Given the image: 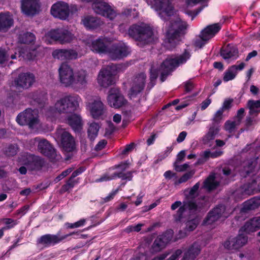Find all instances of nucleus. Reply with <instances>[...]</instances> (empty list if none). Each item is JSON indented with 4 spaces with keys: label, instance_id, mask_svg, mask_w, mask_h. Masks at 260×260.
Masks as SVG:
<instances>
[{
    "label": "nucleus",
    "instance_id": "1",
    "mask_svg": "<svg viewBox=\"0 0 260 260\" xmlns=\"http://www.w3.org/2000/svg\"><path fill=\"white\" fill-rule=\"evenodd\" d=\"M128 34L131 38L143 45L153 43L154 41L152 28L144 23L132 25L128 28Z\"/></svg>",
    "mask_w": 260,
    "mask_h": 260
},
{
    "label": "nucleus",
    "instance_id": "2",
    "mask_svg": "<svg viewBox=\"0 0 260 260\" xmlns=\"http://www.w3.org/2000/svg\"><path fill=\"white\" fill-rule=\"evenodd\" d=\"M187 24L185 22L176 23L169 27L165 35L167 47L170 50L175 48L187 33Z\"/></svg>",
    "mask_w": 260,
    "mask_h": 260
},
{
    "label": "nucleus",
    "instance_id": "3",
    "mask_svg": "<svg viewBox=\"0 0 260 260\" xmlns=\"http://www.w3.org/2000/svg\"><path fill=\"white\" fill-rule=\"evenodd\" d=\"M80 100L78 95H69L57 101L54 106L59 113H72L78 110Z\"/></svg>",
    "mask_w": 260,
    "mask_h": 260
},
{
    "label": "nucleus",
    "instance_id": "4",
    "mask_svg": "<svg viewBox=\"0 0 260 260\" xmlns=\"http://www.w3.org/2000/svg\"><path fill=\"white\" fill-rule=\"evenodd\" d=\"M16 121L21 125H28L34 128L39 123L38 111L28 108L19 113L16 117Z\"/></svg>",
    "mask_w": 260,
    "mask_h": 260
},
{
    "label": "nucleus",
    "instance_id": "5",
    "mask_svg": "<svg viewBox=\"0 0 260 260\" xmlns=\"http://www.w3.org/2000/svg\"><path fill=\"white\" fill-rule=\"evenodd\" d=\"M73 35L67 29L57 28L48 31L45 35L46 39L52 41L58 42L60 44L71 42L73 39Z\"/></svg>",
    "mask_w": 260,
    "mask_h": 260
},
{
    "label": "nucleus",
    "instance_id": "6",
    "mask_svg": "<svg viewBox=\"0 0 260 260\" xmlns=\"http://www.w3.org/2000/svg\"><path fill=\"white\" fill-rule=\"evenodd\" d=\"M146 75L144 73L137 74L131 83L128 95L132 98H136L144 90L146 84Z\"/></svg>",
    "mask_w": 260,
    "mask_h": 260
},
{
    "label": "nucleus",
    "instance_id": "7",
    "mask_svg": "<svg viewBox=\"0 0 260 260\" xmlns=\"http://www.w3.org/2000/svg\"><path fill=\"white\" fill-rule=\"evenodd\" d=\"M35 140L38 142V150L42 155L47 157L52 162L57 159L56 150L48 141L41 139L39 137L35 138Z\"/></svg>",
    "mask_w": 260,
    "mask_h": 260
},
{
    "label": "nucleus",
    "instance_id": "8",
    "mask_svg": "<svg viewBox=\"0 0 260 260\" xmlns=\"http://www.w3.org/2000/svg\"><path fill=\"white\" fill-rule=\"evenodd\" d=\"M112 65L102 69L97 78L98 84L103 87H108L114 83V72L112 71Z\"/></svg>",
    "mask_w": 260,
    "mask_h": 260
},
{
    "label": "nucleus",
    "instance_id": "9",
    "mask_svg": "<svg viewBox=\"0 0 260 260\" xmlns=\"http://www.w3.org/2000/svg\"><path fill=\"white\" fill-rule=\"evenodd\" d=\"M173 235V231L170 229L157 236L151 246V249L153 252H159L164 249L166 245L171 241Z\"/></svg>",
    "mask_w": 260,
    "mask_h": 260
},
{
    "label": "nucleus",
    "instance_id": "10",
    "mask_svg": "<svg viewBox=\"0 0 260 260\" xmlns=\"http://www.w3.org/2000/svg\"><path fill=\"white\" fill-rule=\"evenodd\" d=\"M226 207L223 204H218L211 210L206 215L203 220L205 225H211L217 221L222 217H226L224 215Z\"/></svg>",
    "mask_w": 260,
    "mask_h": 260
},
{
    "label": "nucleus",
    "instance_id": "11",
    "mask_svg": "<svg viewBox=\"0 0 260 260\" xmlns=\"http://www.w3.org/2000/svg\"><path fill=\"white\" fill-rule=\"evenodd\" d=\"M107 53L111 59L116 60L126 57L129 51L128 47L124 44H114L108 49Z\"/></svg>",
    "mask_w": 260,
    "mask_h": 260
},
{
    "label": "nucleus",
    "instance_id": "12",
    "mask_svg": "<svg viewBox=\"0 0 260 260\" xmlns=\"http://www.w3.org/2000/svg\"><path fill=\"white\" fill-rule=\"evenodd\" d=\"M51 14L55 18L66 20L69 16V5L63 2H58L54 4L51 8Z\"/></svg>",
    "mask_w": 260,
    "mask_h": 260
},
{
    "label": "nucleus",
    "instance_id": "13",
    "mask_svg": "<svg viewBox=\"0 0 260 260\" xmlns=\"http://www.w3.org/2000/svg\"><path fill=\"white\" fill-rule=\"evenodd\" d=\"M45 164L44 158L31 154H27L23 161V165L30 171H40L45 166Z\"/></svg>",
    "mask_w": 260,
    "mask_h": 260
},
{
    "label": "nucleus",
    "instance_id": "14",
    "mask_svg": "<svg viewBox=\"0 0 260 260\" xmlns=\"http://www.w3.org/2000/svg\"><path fill=\"white\" fill-rule=\"evenodd\" d=\"M74 74L73 69L67 63H61L59 68V76L60 82L66 87L71 86Z\"/></svg>",
    "mask_w": 260,
    "mask_h": 260
},
{
    "label": "nucleus",
    "instance_id": "15",
    "mask_svg": "<svg viewBox=\"0 0 260 260\" xmlns=\"http://www.w3.org/2000/svg\"><path fill=\"white\" fill-rule=\"evenodd\" d=\"M111 107L119 108L125 105L126 101L120 90L116 88H111L107 98Z\"/></svg>",
    "mask_w": 260,
    "mask_h": 260
},
{
    "label": "nucleus",
    "instance_id": "16",
    "mask_svg": "<svg viewBox=\"0 0 260 260\" xmlns=\"http://www.w3.org/2000/svg\"><path fill=\"white\" fill-rule=\"evenodd\" d=\"M95 13L113 20L116 16L115 11L107 3H96L92 5Z\"/></svg>",
    "mask_w": 260,
    "mask_h": 260
},
{
    "label": "nucleus",
    "instance_id": "17",
    "mask_svg": "<svg viewBox=\"0 0 260 260\" xmlns=\"http://www.w3.org/2000/svg\"><path fill=\"white\" fill-rule=\"evenodd\" d=\"M147 2L156 11H162L169 16L173 14V7L170 0H153L150 2V4L148 0Z\"/></svg>",
    "mask_w": 260,
    "mask_h": 260
},
{
    "label": "nucleus",
    "instance_id": "18",
    "mask_svg": "<svg viewBox=\"0 0 260 260\" xmlns=\"http://www.w3.org/2000/svg\"><path fill=\"white\" fill-rule=\"evenodd\" d=\"M60 138V145L63 151L67 152H71L75 149V141L70 133L67 131H63L61 134Z\"/></svg>",
    "mask_w": 260,
    "mask_h": 260
},
{
    "label": "nucleus",
    "instance_id": "19",
    "mask_svg": "<svg viewBox=\"0 0 260 260\" xmlns=\"http://www.w3.org/2000/svg\"><path fill=\"white\" fill-rule=\"evenodd\" d=\"M35 79V76L32 73H22L18 75L15 80V83L17 87L27 89L32 85Z\"/></svg>",
    "mask_w": 260,
    "mask_h": 260
},
{
    "label": "nucleus",
    "instance_id": "20",
    "mask_svg": "<svg viewBox=\"0 0 260 260\" xmlns=\"http://www.w3.org/2000/svg\"><path fill=\"white\" fill-rule=\"evenodd\" d=\"M39 6L37 0H22L21 10L27 16H32L38 12Z\"/></svg>",
    "mask_w": 260,
    "mask_h": 260
},
{
    "label": "nucleus",
    "instance_id": "21",
    "mask_svg": "<svg viewBox=\"0 0 260 260\" xmlns=\"http://www.w3.org/2000/svg\"><path fill=\"white\" fill-rule=\"evenodd\" d=\"M28 97L31 99L30 104L40 109L45 106L47 100V93L41 91H36L30 93Z\"/></svg>",
    "mask_w": 260,
    "mask_h": 260
},
{
    "label": "nucleus",
    "instance_id": "22",
    "mask_svg": "<svg viewBox=\"0 0 260 260\" xmlns=\"http://www.w3.org/2000/svg\"><path fill=\"white\" fill-rule=\"evenodd\" d=\"M87 73L81 70L74 74L73 83L71 86L74 88L81 89L85 87L87 83Z\"/></svg>",
    "mask_w": 260,
    "mask_h": 260
},
{
    "label": "nucleus",
    "instance_id": "23",
    "mask_svg": "<svg viewBox=\"0 0 260 260\" xmlns=\"http://www.w3.org/2000/svg\"><path fill=\"white\" fill-rule=\"evenodd\" d=\"M220 29L221 26L219 23L209 25L201 31L199 37L203 40L209 41L213 38Z\"/></svg>",
    "mask_w": 260,
    "mask_h": 260
},
{
    "label": "nucleus",
    "instance_id": "24",
    "mask_svg": "<svg viewBox=\"0 0 260 260\" xmlns=\"http://www.w3.org/2000/svg\"><path fill=\"white\" fill-rule=\"evenodd\" d=\"M82 23L88 30H93L99 28L103 24V22L101 19L91 16H86L82 19Z\"/></svg>",
    "mask_w": 260,
    "mask_h": 260
},
{
    "label": "nucleus",
    "instance_id": "25",
    "mask_svg": "<svg viewBox=\"0 0 260 260\" xmlns=\"http://www.w3.org/2000/svg\"><path fill=\"white\" fill-rule=\"evenodd\" d=\"M201 250L200 245L197 242L193 243L184 253L182 260H194L200 254Z\"/></svg>",
    "mask_w": 260,
    "mask_h": 260
},
{
    "label": "nucleus",
    "instance_id": "26",
    "mask_svg": "<svg viewBox=\"0 0 260 260\" xmlns=\"http://www.w3.org/2000/svg\"><path fill=\"white\" fill-rule=\"evenodd\" d=\"M238 50L237 47L231 44H228L226 47L220 49V56L224 59H228L233 57L236 58L238 56Z\"/></svg>",
    "mask_w": 260,
    "mask_h": 260
},
{
    "label": "nucleus",
    "instance_id": "27",
    "mask_svg": "<svg viewBox=\"0 0 260 260\" xmlns=\"http://www.w3.org/2000/svg\"><path fill=\"white\" fill-rule=\"evenodd\" d=\"M108 49L105 38H100L92 42L91 49L96 53H107Z\"/></svg>",
    "mask_w": 260,
    "mask_h": 260
},
{
    "label": "nucleus",
    "instance_id": "28",
    "mask_svg": "<svg viewBox=\"0 0 260 260\" xmlns=\"http://www.w3.org/2000/svg\"><path fill=\"white\" fill-rule=\"evenodd\" d=\"M74 235L78 236L79 233L78 232H73L61 236H59L58 234L55 235L48 234V248L60 243L68 237Z\"/></svg>",
    "mask_w": 260,
    "mask_h": 260
},
{
    "label": "nucleus",
    "instance_id": "29",
    "mask_svg": "<svg viewBox=\"0 0 260 260\" xmlns=\"http://www.w3.org/2000/svg\"><path fill=\"white\" fill-rule=\"evenodd\" d=\"M67 121L69 125L75 132H79L82 129V120L79 115L72 114L68 117Z\"/></svg>",
    "mask_w": 260,
    "mask_h": 260
},
{
    "label": "nucleus",
    "instance_id": "30",
    "mask_svg": "<svg viewBox=\"0 0 260 260\" xmlns=\"http://www.w3.org/2000/svg\"><path fill=\"white\" fill-rule=\"evenodd\" d=\"M260 206V198L253 197L244 202L241 208V211L247 213L249 211L254 210Z\"/></svg>",
    "mask_w": 260,
    "mask_h": 260
},
{
    "label": "nucleus",
    "instance_id": "31",
    "mask_svg": "<svg viewBox=\"0 0 260 260\" xmlns=\"http://www.w3.org/2000/svg\"><path fill=\"white\" fill-rule=\"evenodd\" d=\"M220 126L215 124H211L207 133L203 137L202 142L204 144H208L210 141L215 139L218 134Z\"/></svg>",
    "mask_w": 260,
    "mask_h": 260
},
{
    "label": "nucleus",
    "instance_id": "32",
    "mask_svg": "<svg viewBox=\"0 0 260 260\" xmlns=\"http://www.w3.org/2000/svg\"><path fill=\"white\" fill-rule=\"evenodd\" d=\"M104 105L100 101H94L91 104L90 113L92 117L96 119L104 114Z\"/></svg>",
    "mask_w": 260,
    "mask_h": 260
},
{
    "label": "nucleus",
    "instance_id": "33",
    "mask_svg": "<svg viewBox=\"0 0 260 260\" xmlns=\"http://www.w3.org/2000/svg\"><path fill=\"white\" fill-rule=\"evenodd\" d=\"M13 24V19L9 15L0 14V31H7Z\"/></svg>",
    "mask_w": 260,
    "mask_h": 260
},
{
    "label": "nucleus",
    "instance_id": "34",
    "mask_svg": "<svg viewBox=\"0 0 260 260\" xmlns=\"http://www.w3.org/2000/svg\"><path fill=\"white\" fill-rule=\"evenodd\" d=\"M243 189L246 194H254L260 191V186L255 180L253 179L251 182L244 184Z\"/></svg>",
    "mask_w": 260,
    "mask_h": 260
},
{
    "label": "nucleus",
    "instance_id": "35",
    "mask_svg": "<svg viewBox=\"0 0 260 260\" xmlns=\"http://www.w3.org/2000/svg\"><path fill=\"white\" fill-rule=\"evenodd\" d=\"M215 177L214 175H209L204 181L203 187L209 191H212L216 189L219 183L215 180Z\"/></svg>",
    "mask_w": 260,
    "mask_h": 260
},
{
    "label": "nucleus",
    "instance_id": "36",
    "mask_svg": "<svg viewBox=\"0 0 260 260\" xmlns=\"http://www.w3.org/2000/svg\"><path fill=\"white\" fill-rule=\"evenodd\" d=\"M243 232H239V235L235 238H233L234 247L238 249L244 246L247 242L248 237Z\"/></svg>",
    "mask_w": 260,
    "mask_h": 260
},
{
    "label": "nucleus",
    "instance_id": "37",
    "mask_svg": "<svg viewBox=\"0 0 260 260\" xmlns=\"http://www.w3.org/2000/svg\"><path fill=\"white\" fill-rule=\"evenodd\" d=\"M100 125L98 123L92 122L90 124L87 130L88 137L90 141H93L98 136Z\"/></svg>",
    "mask_w": 260,
    "mask_h": 260
},
{
    "label": "nucleus",
    "instance_id": "38",
    "mask_svg": "<svg viewBox=\"0 0 260 260\" xmlns=\"http://www.w3.org/2000/svg\"><path fill=\"white\" fill-rule=\"evenodd\" d=\"M176 64H175L173 58H167L163 61L160 64L161 70L169 72V73L173 71L174 69L176 68Z\"/></svg>",
    "mask_w": 260,
    "mask_h": 260
},
{
    "label": "nucleus",
    "instance_id": "39",
    "mask_svg": "<svg viewBox=\"0 0 260 260\" xmlns=\"http://www.w3.org/2000/svg\"><path fill=\"white\" fill-rule=\"evenodd\" d=\"M35 35L30 32H26L19 36V42L21 44H31L35 42Z\"/></svg>",
    "mask_w": 260,
    "mask_h": 260
},
{
    "label": "nucleus",
    "instance_id": "40",
    "mask_svg": "<svg viewBox=\"0 0 260 260\" xmlns=\"http://www.w3.org/2000/svg\"><path fill=\"white\" fill-rule=\"evenodd\" d=\"M191 55L189 52L187 50L185 49L183 53L176 58H173L176 66L178 67L180 64L184 63L186 61L190 58Z\"/></svg>",
    "mask_w": 260,
    "mask_h": 260
},
{
    "label": "nucleus",
    "instance_id": "41",
    "mask_svg": "<svg viewBox=\"0 0 260 260\" xmlns=\"http://www.w3.org/2000/svg\"><path fill=\"white\" fill-rule=\"evenodd\" d=\"M135 171H128L126 173L122 172H115L114 175L116 176V179L118 178L121 179L122 180L131 181L133 178V173H135Z\"/></svg>",
    "mask_w": 260,
    "mask_h": 260
},
{
    "label": "nucleus",
    "instance_id": "42",
    "mask_svg": "<svg viewBox=\"0 0 260 260\" xmlns=\"http://www.w3.org/2000/svg\"><path fill=\"white\" fill-rule=\"evenodd\" d=\"M256 166L255 161L248 160L246 165L244 166L242 173L244 174V177L249 176L254 171Z\"/></svg>",
    "mask_w": 260,
    "mask_h": 260
},
{
    "label": "nucleus",
    "instance_id": "43",
    "mask_svg": "<svg viewBox=\"0 0 260 260\" xmlns=\"http://www.w3.org/2000/svg\"><path fill=\"white\" fill-rule=\"evenodd\" d=\"M234 67H230L224 73L223 80L224 82H228L233 80L237 76V73H236L233 69Z\"/></svg>",
    "mask_w": 260,
    "mask_h": 260
},
{
    "label": "nucleus",
    "instance_id": "44",
    "mask_svg": "<svg viewBox=\"0 0 260 260\" xmlns=\"http://www.w3.org/2000/svg\"><path fill=\"white\" fill-rule=\"evenodd\" d=\"M38 246L42 248H48V234L43 235L38 238L36 240Z\"/></svg>",
    "mask_w": 260,
    "mask_h": 260
},
{
    "label": "nucleus",
    "instance_id": "45",
    "mask_svg": "<svg viewBox=\"0 0 260 260\" xmlns=\"http://www.w3.org/2000/svg\"><path fill=\"white\" fill-rule=\"evenodd\" d=\"M255 231H256L252 225V223L251 222L250 219L247 221L239 230V232H243L245 234H250V233Z\"/></svg>",
    "mask_w": 260,
    "mask_h": 260
},
{
    "label": "nucleus",
    "instance_id": "46",
    "mask_svg": "<svg viewBox=\"0 0 260 260\" xmlns=\"http://www.w3.org/2000/svg\"><path fill=\"white\" fill-rule=\"evenodd\" d=\"M199 223V220L197 218L188 220L185 223V229L189 232L193 231L196 229Z\"/></svg>",
    "mask_w": 260,
    "mask_h": 260
},
{
    "label": "nucleus",
    "instance_id": "47",
    "mask_svg": "<svg viewBox=\"0 0 260 260\" xmlns=\"http://www.w3.org/2000/svg\"><path fill=\"white\" fill-rule=\"evenodd\" d=\"M186 208H185V205H182L180 206L178 210L176 212V213L174 215V220L176 222H180L181 221L182 218H183V214L186 211Z\"/></svg>",
    "mask_w": 260,
    "mask_h": 260
},
{
    "label": "nucleus",
    "instance_id": "48",
    "mask_svg": "<svg viewBox=\"0 0 260 260\" xmlns=\"http://www.w3.org/2000/svg\"><path fill=\"white\" fill-rule=\"evenodd\" d=\"M182 204L185 205L186 209H188L190 211H197L198 209V205L193 200L183 201Z\"/></svg>",
    "mask_w": 260,
    "mask_h": 260
},
{
    "label": "nucleus",
    "instance_id": "49",
    "mask_svg": "<svg viewBox=\"0 0 260 260\" xmlns=\"http://www.w3.org/2000/svg\"><path fill=\"white\" fill-rule=\"evenodd\" d=\"M223 113V111L219 108L214 115L213 118L212 119V123L211 124L219 125L222 118Z\"/></svg>",
    "mask_w": 260,
    "mask_h": 260
},
{
    "label": "nucleus",
    "instance_id": "50",
    "mask_svg": "<svg viewBox=\"0 0 260 260\" xmlns=\"http://www.w3.org/2000/svg\"><path fill=\"white\" fill-rule=\"evenodd\" d=\"M52 55L54 58L65 60V49H56L52 52Z\"/></svg>",
    "mask_w": 260,
    "mask_h": 260
},
{
    "label": "nucleus",
    "instance_id": "51",
    "mask_svg": "<svg viewBox=\"0 0 260 260\" xmlns=\"http://www.w3.org/2000/svg\"><path fill=\"white\" fill-rule=\"evenodd\" d=\"M77 57L78 53L76 50L65 49V60L75 59Z\"/></svg>",
    "mask_w": 260,
    "mask_h": 260
},
{
    "label": "nucleus",
    "instance_id": "52",
    "mask_svg": "<svg viewBox=\"0 0 260 260\" xmlns=\"http://www.w3.org/2000/svg\"><path fill=\"white\" fill-rule=\"evenodd\" d=\"M192 176V174L190 172L185 173L178 180L175 181V185H178L182 183L186 182L187 180L191 178Z\"/></svg>",
    "mask_w": 260,
    "mask_h": 260
},
{
    "label": "nucleus",
    "instance_id": "53",
    "mask_svg": "<svg viewBox=\"0 0 260 260\" xmlns=\"http://www.w3.org/2000/svg\"><path fill=\"white\" fill-rule=\"evenodd\" d=\"M17 147L16 145L10 144L5 150V154L8 156H13L17 153Z\"/></svg>",
    "mask_w": 260,
    "mask_h": 260
},
{
    "label": "nucleus",
    "instance_id": "54",
    "mask_svg": "<svg viewBox=\"0 0 260 260\" xmlns=\"http://www.w3.org/2000/svg\"><path fill=\"white\" fill-rule=\"evenodd\" d=\"M4 220H5L6 226L3 227V229L6 230L13 228L17 224L16 220L12 218H7L4 219Z\"/></svg>",
    "mask_w": 260,
    "mask_h": 260
},
{
    "label": "nucleus",
    "instance_id": "55",
    "mask_svg": "<svg viewBox=\"0 0 260 260\" xmlns=\"http://www.w3.org/2000/svg\"><path fill=\"white\" fill-rule=\"evenodd\" d=\"M116 179V176L114 175V173L110 174L109 172H107L104 174L101 177L98 179L99 182L108 181Z\"/></svg>",
    "mask_w": 260,
    "mask_h": 260
},
{
    "label": "nucleus",
    "instance_id": "56",
    "mask_svg": "<svg viewBox=\"0 0 260 260\" xmlns=\"http://www.w3.org/2000/svg\"><path fill=\"white\" fill-rule=\"evenodd\" d=\"M128 167V163L127 161L121 162L120 164L115 165L109 168V170H114L117 169H120V171L124 172Z\"/></svg>",
    "mask_w": 260,
    "mask_h": 260
},
{
    "label": "nucleus",
    "instance_id": "57",
    "mask_svg": "<svg viewBox=\"0 0 260 260\" xmlns=\"http://www.w3.org/2000/svg\"><path fill=\"white\" fill-rule=\"evenodd\" d=\"M183 84L184 87V91L186 93L190 92L193 89L194 87V84L192 82H191L190 80H188L184 82Z\"/></svg>",
    "mask_w": 260,
    "mask_h": 260
},
{
    "label": "nucleus",
    "instance_id": "58",
    "mask_svg": "<svg viewBox=\"0 0 260 260\" xmlns=\"http://www.w3.org/2000/svg\"><path fill=\"white\" fill-rule=\"evenodd\" d=\"M117 191H118V190L116 189V190H115L112 191L111 192H110L108 196H107L105 198H103L102 199V201L101 202V203L104 204L105 203L108 202L110 201L111 200H112L114 198V197H115L116 194L117 193Z\"/></svg>",
    "mask_w": 260,
    "mask_h": 260
},
{
    "label": "nucleus",
    "instance_id": "59",
    "mask_svg": "<svg viewBox=\"0 0 260 260\" xmlns=\"http://www.w3.org/2000/svg\"><path fill=\"white\" fill-rule=\"evenodd\" d=\"M179 162H175L174 163V167L175 169L177 172H183L187 170L189 167V165L187 164H184L182 165H178Z\"/></svg>",
    "mask_w": 260,
    "mask_h": 260
},
{
    "label": "nucleus",
    "instance_id": "60",
    "mask_svg": "<svg viewBox=\"0 0 260 260\" xmlns=\"http://www.w3.org/2000/svg\"><path fill=\"white\" fill-rule=\"evenodd\" d=\"M233 102V99H228L224 101L221 107L220 108L224 112V110H229L232 107V104Z\"/></svg>",
    "mask_w": 260,
    "mask_h": 260
},
{
    "label": "nucleus",
    "instance_id": "61",
    "mask_svg": "<svg viewBox=\"0 0 260 260\" xmlns=\"http://www.w3.org/2000/svg\"><path fill=\"white\" fill-rule=\"evenodd\" d=\"M256 231L260 228V217H255L250 219Z\"/></svg>",
    "mask_w": 260,
    "mask_h": 260
},
{
    "label": "nucleus",
    "instance_id": "62",
    "mask_svg": "<svg viewBox=\"0 0 260 260\" xmlns=\"http://www.w3.org/2000/svg\"><path fill=\"white\" fill-rule=\"evenodd\" d=\"M208 40H203L202 39H197L194 42V45L196 48H202L207 43Z\"/></svg>",
    "mask_w": 260,
    "mask_h": 260
},
{
    "label": "nucleus",
    "instance_id": "63",
    "mask_svg": "<svg viewBox=\"0 0 260 260\" xmlns=\"http://www.w3.org/2000/svg\"><path fill=\"white\" fill-rule=\"evenodd\" d=\"M115 126L112 122L110 121L108 123V127L106 128V134L107 135H111L115 131Z\"/></svg>",
    "mask_w": 260,
    "mask_h": 260
},
{
    "label": "nucleus",
    "instance_id": "64",
    "mask_svg": "<svg viewBox=\"0 0 260 260\" xmlns=\"http://www.w3.org/2000/svg\"><path fill=\"white\" fill-rule=\"evenodd\" d=\"M247 105H251L255 108V109L260 110V100L254 101L250 100L247 102Z\"/></svg>",
    "mask_w": 260,
    "mask_h": 260
}]
</instances>
